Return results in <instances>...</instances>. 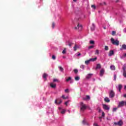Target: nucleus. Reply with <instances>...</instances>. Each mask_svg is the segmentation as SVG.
Masks as SVG:
<instances>
[{"label": "nucleus", "mask_w": 126, "mask_h": 126, "mask_svg": "<svg viewBox=\"0 0 126 126\" xmlns=\"http://www.w3.org/2000/svg\"><path fill=\"white\" fill-rule=\"evenodd\" d=\"M99 68H101V64L98 63L96 64V67L95 69H99Z\"/></svg>", "instance_id": "obj_15"}, {"label": "nucleus", "mask_w": 126, "mask_h": 126, "mask_svg": "<svg viewBox=\"0 0 126 126\" xmlns=\"http://www.w3.org/2000/svg\"><path fill=\"white\" fill-rule=\"evenodd\" d=\"M55 104H58V101H57V100H56L55 101Z\"/></svg>", "instance_id": "obj_52"}, {"label": "nucleus", "mask_w": 126, "mask_h": 126, "mask_svg": "<svg viewBox=\"0 0 126 126\" xmlns=\"http://www.w3.org/2000/svg\"><path fill=\"white\" fill-rule=\"evenodd\" d=\"M50 86L52 88H56V87H57V85L56 84L51 83H50Z\"/></svg>", "instance_id": "obj_11"}, {"label": "nucleus", "mask_w": 126, "mask_h": 126, "mask_svg": "<svg viewBox=\"0 0 126 126\" xmlns=\"http://www.w3.org/2000/svg\"><path fill=\"white\" fill-rule=\"evenodd\" d=\"M126 57V53H125L122 56H121V59H125Z\"/></svg>", "instance_id": "obj_27"}, {"label": "nucleus", "mask_w": 126, "mask_h": 126, "mask_svg": "<svg viewBox=\"0 0 126 126\" xmlns=\"http://www.w3.org/2000/svg\"><path fill=\"white\" fill-rule=\"evenodd\" d=\"M47 76H48V74H47L46 73L43 74V78L46 79V78H47Z\"/></svg>", "instance_id": "obj_25"}, {"label": "nucleus", "mask_w": 126, "mask_h": 126, "mask_svg": "<svg viewBox=\"0 0 126 126\" xmlns=\"http://www.w3.org/2000/svg\"><path fill=\"white\" fill-rule=\"evenodd\" d=\"M123 76L126 78V71H123Z\"/></svg>", "instance_id": "obj_34"}, {"label": "nucleus", "mask_w": 126, "mask_h": 126, "mask_svg": "<svg viewBox=\"0 0 126 126\" xmlns=\"http://www.w3.org/2000/svg\"><path fill=\"white\" fill-rule=\"evenodd\" d=\"M94 48V45H92L89 47V50H90V49H92Z\"/></svg>", "instance_id": "obj_37"}, {"label": "nucleus", "mask_w": 126, "mask_h": 126, "mask_svg": "<svg viewBox=\"0 0 126 126\" xmlns=\"http://www.w3.org/2000/svg\"><path fill=\"white\" fill-rule=\"evenodd\" d=\"M94 126H98V124H97L96 123L94 124Z\"/></svg>", "instance_id": "obj_50"}, {"label": "nucleus", "mask_w": 126, "mask_h": 126, "mask_svg": "<svg viewBox=\"0 0 126 126\" xmlns=\"http://www.w3.org/2000/svg\"><path fill=\"white\" fill-rule=\"evenodd\" d=\"M122 88H123V86L122 85H119L118 89L119 90V92H121V91L122 90Z\"/></svg>", "instance_id": "obj_19"}, {"label": "nucleus", "mask_w": 126, "mask_h": 126, "mask_svg": "<svg viewBox=\"0 0 126 126\" xmlns=\"http://www.w3.org/2000/svg\"><path fill=\"white\" fill-rule=\"evenodd\" d=\"M55 23L53 22V23H52V28H55Z\"/></svg>", "instance_id": "obj_43"}, {"label": "nucleus", "mask_w": 126, "mask_h": 126, "mask_svg": "<svg viewBox=\"0 0 126 126\" xmlns=\"http://www.w3.org/2000/svg\"><path fill=\"white\" fill-rule=\"evenodd\" d=\"M112 36H115V35H116V31H113L112 32Z\"/></svg>", "instance_id": "obj_32"}, {"label": "nucleus", "mask_w": 126, "mask_h": 126, "mask_svg": "<svg viewBox=\"0 0 126 126\" xmlns=\"http://www.w3.org/2000/svg\"><path fill=\"white\" fill-rule=\"evenodd\" d=\"M111 41L113 45H115L116 46H119L120 45V41L118 40H115L113 38H111Z\"/></svg>", "instance_id": "obj_2"}, {"label": "nucleus", "mask_w": 126, "mask_h": 126, "mask_svg": "<svg viewBox=\"0 0 126 126\" xmlns=\"http://www.w3.org/2000/svg\"><path fill=\"white\" fill-rule=\"evenodd\" d=\"M65 93H68V89H66L64 90Z\"/></svg>", "instance_id": "obj_48"}, {"label": "nucleus", "mask_w": 126, "mask_h": 126, "mask_svg": "<svg viewBox=\"0 0 126 126\" xmlns=\"http://www.w3.org/2000/svg\"><path fill=\"white\" fill-rule=\"evenodd\" d=\"M124 124V123L122 120L119 121L118 123L115 122L114 125L115 126H122V125Z\"/></svg>", "instance_id": "obj_6"}, {"label": "nucleus", "mask_w": 126, "mask_h": 126, "mask_svg": "<svg viewBox=\"0 0 126 126\" xmlns=\"http://www.w3.org/2000/svg\"><path fill=\"white\" fill-rule=\"evenodd\" d=\"M104 49H105V51H108L109 50V47H108V46H105L104 47Z\"/></svg>", "instance_id": "obj_33"}, {"label": "nucleus", "mask_w": 126, "mask_h": 126, "mask_svg": "<svg viewBox=\"0 0 126 126\" xmlns=\"http://www.w3.org/2000/svg\"><path fill=\"white\" fill-rule=\"evenodd\" d=\"M80 67H81V68H82L83 69H84L85 66H84V65H81L80 66Z\"/></svg>", "instance_id": "obj_46"}, {"label": "nucleus", "mask_w": 126, "mask_h": 126, "mask_svg": "<svg viewBox=\"0 0 126 126\" xmlns=\"http://www.w3.org/2000/svg\"><path fill=\"white\" fill-rule=\"evenodd\" d=\"M91 30L92 31H94V30H95V25L94 24H92V26L91 27Z\"/></svg>", "instance_id": "obj_13"}, {"label": "nucleus", "mask_w": 126, "mask_h": 126, "mask_svg": "<svg viewBox=\"0 0 126 126\" xmlns=\"http://www.w3.org/2000/svg\"><path fill=\"white\" fill-rule=\"evenodd\" d=\"M71 80V77H69L67 79H66V82H68V81H70Z\"/></svg>", "instance_id": "obj_26"}, {"label": "nucleus", "mask_w": 126, "mask_h": 126, "mask_svg": "<svg viewBox=\"0 0 126 126\" xmlns=\"http://www.w3.org/2000/svg\"><path fill=\"white\" fill-rule=\"evenodd\" d=\"M70 83H73V82L72 81H71L70 82Z\"/></svg>", "instance_id": "obj_54"}, {"label": "nucleus", "mask_w": 126, "mask_h": 126, "mask_svg": "<svg viewBox=\"0 0 126 126\" xmlns=\"http://www.w3.org/2000/svg\"><path fill=\"white\" fill-rule=\"evenodd\" d=\"M107 120H109V118H107Z\"/></svg>", "instance_id": "obj_60"}, {"label": "nucleus", "mask_w": 126, "mask_h": 126, "mask_svg": "<svg viewBox=\"0 0 126 126\" xmlns=\"http://www.w3.org/2000/svg\"><path fill=\"white\" fill-rule=\"evenodd\" d=\"M121 51H123V50H126V45L123 44L122 46V47L120 48Z\"/></svg>", "instance_id": "obj_10"}, {"label": "nucleus", "mask_w": 126, "mask_h": 126, "mask_svg": "<svg viewBox=\"0 0 126 126\" xmlns=\"http://www.w3.org/2000/svg\"><path fill=\"white\" fill-rule=\"evenodd\" d=\"M91 7H92V8H93L94 9H96V6H95V5H92Z\"/></svg>", "instance_id": "obj_31"}, {"label": "nucleus", "mask_w": 126, "mask_h": 126, "mask_svg": "<svg viewBox=\"0 0 126 126\" xmlns=\"http://www.w3.org/2000/svg\"><path fill=\"white\" fill-rule=\"evenodd\" d=\"M77 29H78V30L79 31H81V30H82V26L81 25H79V24H78L77 25V26L75 27L74 28L75 30H77Z\"/></svg>", "instance_id": "obj_4"}, {"label": "nucleus", "mask_w": 126, "mask_h": 126, "mask_svg": "<svg viewBox=\"0 0 126 126\" xmlns=\"http://www.w3.org/2000/svg\"><path fill=\"white\" fill-rule=\"evenodd\" d=\"M97 110H98L99 113H101V112H102V110L100 107H98Z\"/></svg>", "instance_id": "obj_36"}, {"label": "nucleus", "mask_w": 126, "mask_h": 126, "mask_svg": "<svg viewBox=\"0 0 126 126\" xmlns=\"http://www.w3.org/2000/svg\"><path fill=\"white\" fill-rule=\"evenodd\" d=\"M104 72H105V70H104L103 69H102L100 70V76H103V74H104Z\"/></svg>", "instance_id": "obj_14"}, {"label": "nucleus", "mask_w": 126, "mask_h": 126, "mask_svg": "<svg viewBox=\"0 0 126 126\" xmlns=\"http://www.w3.org/2000/svg\"><path fill=\"white\" fill-rule=\"evenodd\" d=\"M115 92L113 90L110 91L109 93V98H114V97H115Z\"/></svg>", "instance_id": "obj_5"}, {"label": "nucleus", "mask_w": 126, "mask_h": 126, "mask_svg": "<svg viewBox=\"0 0 126 126\" xmlns=\"http://www.w3.org/2000/svg\"><path fill=\"white\" fill-rule=\"evenodd\" d=\"M68 45L69 47H71V46H72V43L68 42Z\"/></svg>", "instance_id": "obj_35"}, {"label": "nucleus", "mask_w": 126, "mask_h": 126, "mask_svg": "<svg viewBox=\"0 0 126 126\" xmlns=\"http://www.w3.org/2000/svg\"><path fill=\"white\" fill-rule=\"evenodd\" d=\"M90 44H91V45H94V44H95V41H94V40H90Z\"/></svg>", "instance_id": "obj_22"}, {"label": "nucleus", "mask_w": 126, "mask_h": 126, "mask_svg": "<svg viewBox=\"0 0 126 126\" xmlns=\"http://www.w3.org/2000/svg\"><path fill=\"white\" fill-rule=\"evenodd\" d=\"M77 57H79V56H81V54L79 53V54H77Z\"/></svg>", "instance_id": "obj_51"}, {"label": "nucleus", "mask_w": 126, "mask_h": 126, "mask_svg": "<svg viewBox=\"0 0 126 126\" xmlns=\"http://www.w3.org/2000/svg\"><path fill=\"white\" fill-rule=\"evenodd\" d=\"M62 98H63V99L64 100H65V99H68V96L65 97V96H64V95H63L62 96Z\"/></svg>", "instance_id": "obj_20"}, {"label": "nucleus", "mask_w": 126, "mask_h": 126, "mask_svg": "<svg viewBox=\"0 0 126 126\" xmlns=\"http://www.w3.org/2000/svg\"><path fill=\"white\" fill-rule=\"evenodd\" d=\"M59 109H61V108H59Z\"/></svg>", "instance_id": "obj_62"}, {"label": "nucleus", "mask_w": 126, "mask_h": 126, "mask_svg": "<svg viewBox=\"0 0 126 126\" xmlns=\"http://www.w3.org/2000/svg\"><path fill=\"white\" fill-rule=\"evenodd\" d=\"M62 102H63V100H60V101L58 102L57 105H60V104H61Z\"/></svg>", "instance_id": "obj_38"}, {"label": "nucleus", "mask_w": 126, "mask_h": 126, "mask_svg": "<svg viewBox=\"0 0 126 126\" xmlns=\"http://www.w3.org/2000/svg\"><path fill=\"white\" fill-rule=\"evenodd\" d=\"M118 110V108H113V112H116Z\"/></svg>", "instance_id": "obj_42"}, {"label": "nucleus", "mask_w": 126, "mask_h": 126, "mask_svg": "<svg viewBox=\"0 0 126 126\" xmlns=\"http://www.w3.org/2000/svg\"><path fill=\"white\" fill-rule=\"evenodd\" d=\"M99 54H100V52L99 51V50L96 49L95 50V55H99Z\"/></svg>", "instance_id": "obj_23"}, {"label": "nucleus", "mask_w": 126, "mask_h": 126, "mask_svg": "<svg viewBox=\"0 0 126 126\" xmlns=\"http://www.w3.org/2000/svg\"><path fill=\"white\" fill-rule=\"evenodd\" d=\"M90 96H89V95H87L86 96V97H84L83 98V100H90Z\"/></svg>", "instance_id": "obj_12"}, {"label": "nucleus", "mask_w": 126, "mask_h": 126, "mask_svg": "<svg viewBox=\"0 0 126 126\" xmlns=\"http://www.w3.org/2000/svg\"><path fill=\"white\" fill-rule=\"evenodd\" d=\"M118 1H117L116 2H118Z\"/></svg>", "instance_id": "obj_61"}, {"label": "nucleus", "mask_w": 126, "mask_h": 126, "mask_svg": "<svg viewBox=\"0 0 126 126\" xmlns=\"http://www.w3.org/2000/svg\"><path fill=\"white\" fill-rule=\"evenodd\" d=\"M104 101L105 102H106V103H109L110 99L108 97H105Z\"/></svg>", "instance_id": "obj_17"}, {"label": "nucleus", "mask_w": 126, "mask_h": 126, "mask_svg": "<svg viewBox=\"0 0 126 126\" xmlns=\"http://www.w3.org/2000/svg\"><path fill=\"white\" fill-rule=\"evenodd\" d=\"M69 102V100H68V101H66L65 102V105H66V106H67V104H68Z\"/></svg>", "instance_id": "obj_44"}, {"label": "nucleus", "mask_w": 126, "mask_h": 126, "mask_svg": "<svg viewBox=\"0 0 126 126\" xmlns=\"http://www.w3.org/2000/svg\"><path fill=\"white\" fill-rule=\"evenodd\" d=\"M102 117H105V113L104 112H102Z\"/></svg>", "instance_id": "obj_49"}, {"label": "nucleus", "mask_w": 126, "mask_h": 126, "mask_svg": "<svg viewBox=\"0 0 126 126\" xmlns=\"http://www.w3.org/2000/svg\"><path fill=\"white\" fill-rule=\"evenodd\" d=\"M74 52H76L77 49H79V45H77V44H75L74 46L73 47Z\"/></svg>", "instance_id": "obj_8"}, {"label": "nucleus", "mask_w": 126, "mask_h": 126, "mask_svg": "<svg viewBox=\"0 0 126 126\" xmlns=\"http://www.w3.org/2000/svg\"><path fill=\"white\" fill-rule=\"evenodd\" d=\"M80 108L81 112H84V111L87 108V106H86V104L83 103V102H81L80 103Z\"/></svg>", "instance_id": "obj_1"}, {"label": "nucleus", "mask_w": 126, "mask_h": 126, "mask_svg": "<svg viewBox=\"0 0 126 126\" xmlns=\"http://www.w3.org/2000/svg\"><path fill=\"white\" fill-rule=\"evenodd\" d=\"M52 59H53V60H56V56L53 55L52 56Z\"/></svg>", "instance_id": "obj_45"}, {"label": "nucleus", "mask_w": 126, "mask_h": 126, "mask_svg": "<svg viewBox=\"0 0 126 126\" xmlns=\"http://www.w3.org/2000/svg\"><path fill=\"white\" fill-rule=\"evenodd\" d=\"M97 60V57H95L94 58H91L89 60L86 61L85 62V63H86V64H89V63H90V62H95V61H96Z\"/></svg>", "instance_id": "obj_3"}, {"label": "nucleus", "mask_w": 126, "mask_h": 126, "mask_svg": "<svg viewBox=\"0 0 126 126\" xmlns=\"http://www.w3.org/2000/svg\"><path fill=\"white\" fill-rule=\"evenodd\" d=\"M76 0H73V1H74V2H76Z\"/></svg>", "instance_id": "obj_56"}, {"label": "nucleus", "mask_w": 126, "mask_h": 126, "mask_svg": "<svg viewBox=\"0 0 126 126\" xmlns=\"http://www.w3.org/2000/svg\"><path fill=\"white\" fill-rule=\"evenodd\" d=\"M65 113V110L63 109V111H61V114H64Z\"/></svg>", "instance_id": "obj_40"}, {"label": "nucleus", "mask_w": 126, "mask_h": 126, "mask_svg": "<svg viewBox=\"0 0 126 126\" xmlns=\"http://www.w3.org/2000/svg\"><path fill=\"white\" fill-rule=\"evenodd\" d=\"M74 72L75 73H77L78 72V70L76 69H74Z\"/></svg>", "instance_id": "obj_39"}, {"label": "nucleus", "mask_w": 126, "mask_h": 126, "mask_svg": "<svg viewBox=\"0 0 126 126\" xmlns=\"http://www.w3.org/2000/svg\"><path fill=\"white\" fill-rule=\"evenodd\" d=\"M83 124H84V121H83Z\"/></svg>", "instance_id": "obj_59"}, {"label": "nucleus", "mask_w": 126, "mask_h": 126, "mask_svg": "<svg viewBox=\"0 0 126 126\" xmlns=\"http://www.w3.org/2000/svg\"><path fill=\"white\" fill-rule=\"evenodd\" d=\"M58 67H59L60 71H63V67L59 66Z\"/></svg>", "instance_id": "obj_24"}, {"label": "nucleus", "mask_w": 126, "mask_h": 126, "mask_svg": "<svg viewBox=\"0 0 126 126\" xmlns=\"http://www.w3.org/2000/svg\"><path fill=\"white\" fill-rule=\"evenodd\" d=\"M110 68L112 70H115L116 66H115V65H112L110 66Z\"/></svg>", "instance_id": "obj_16"}, {"label": "nucleus", "mask_w": 126, "mask_h": 126, "mask_svg": "<svg viewBox=\"0 0 126 126\" xmlns=\"http://www.w3.org/2000/svg\"><path fill=\"white\" fill-rule=\"evenodd\" d=\"M102 107H103L104 110H106L107 111H109V110H110V107H109V106L107 105V104H103Z\"/></svg>", "instance_id": "obj_7"}, {"label": "nucleus", "mask_w": 126, "mask_h": 126, "mask_svg": "<svg viewBox=\"0 0 126 126\" xmlns=\"http://www.w3.org/2000/svg\"><path fill=\"white\" fill-rule=\"evenodd\" d=\"M53 81H54V82H57L59 81V80L57 79H54L53 80Z\"/></svg>", "instance_id": "obj_41"}, {"label": "nucleus", "mask_w": 126, "mask_h": 126, "mask_svg": "<svg viewBox=\"0 0 126 126\" xmlns=\"http://www.w3.org/2000/svg\"><path fill=\"white\" fill-rule=\"evenodd\" d=\"M124 96L126 98V94H124Z\"/></svg>", "instance_id": "obj_55"}, {"label": "nucleus", "mask_w": 126, "mask_h": 126, "mask_svg": "<svg viewBox=\"0 0 126 126\" xmlns=\"http://www.w3.org/2000/svg\"><path fill=\"white\" fill-rule=\"evenodd\" d=\"M115 54V52H114V50H110L109 51L108 56L109 57H112V56L114 55Z\"/></svg>", "instance_id": "obj_9"}, {"label": "nucleus", "mask_w": 126, "mask_h": 126, "mask_svg": "<svg viewBox=\"0 0 126 126\" xmlns=\"http://www.w3.org/2000/svg\"><path fill=\"white\" fill-rule=\"evenodd\" d=\"M122 69L123 70V71H126V65L125 64L123 65Z\"/></svg>", "instance_id": "obj_21"}, {"label": "nucleus", "mask_w": 126, "mask_h": 126, "mask_svg": "<svg viewBox=\"0 0 126 126\" xmlns=\"http://www.w3.org/2000/svg\"><path fill=\"white\" fill-rule=\"evenodd\" d=\"M91 76H92V74H89L86 76V79H89V78H91Z\"/></svg>", "instance_id": "obj_18"}, {"label": "nucleus", "mask_w": 126, "mask_h": 126, "mask_svg": "<svg viewBox=\"0 0 126 126\" xmlns=\"http://www.w3.org/2000/svg\"><path fill=\"white\" fill-rule=\"evenodd\" d=\"M104 29H107V28L104 27Z\"/></svg>", "instance_id": "obj_58"}, {"label": "nucleus", "mask_w": 126, "mask_h": 126, "mask_svg": "<svg viewBox=\"0 0 126 126\" xmlns=\"http://www.w3.org/2000/svg\"><path fill=\"white\" fill-rule=\"evenodd\" d=\"M66 53V49L65 48H64V49H63V52H62V54H65Z\"/></svg>", "instance_id": "obj_30"}, {"label": "nucleus", "mask_w": 126, "mask_h": 126, "mask_svg": "<svg viewBox=\"0 0 126 126\" xmlns=\"http://www.w3.org/2000/svg\"><path fill=\"white\" fill-rule=\"evenodd\" d=\"M114 80H116V79H117V75L116 74H115L114 75Z\"/></svg>", "instance_id": "obj_47"}, {"label": "nucleus", "mask_w": 126, "mask_h": 126, "mask_svg": "<svg viewBox=\"0 0 126 126\" xmlns=\"http://www.w3.org/2000/svg\"><path fill=\"white\" fill-rule=\"evenodd\" d=\"M99 119H100V122H102V117H99Z\"/></svg>", "instance_id": "obj_53"}, {"label": "nucleus", "mask_w": 126, "mask_h": 126, "mask_svg": "<svg viewBox=\"0 0 126 126\" xmlns=\"http://www.w3.org/2000/svg\"><path fill=\"white\" fill-rule=\"evenodd\" d=\"M107 3L106 2H103L102 3H100V5H106Z\"/></svg>", "instance_id": "obj_29"}, {"label": "nucleus", "mask_w": 126, "mask_h": 126, "mask_svg": "<svg viewBox=\"0 0 126 126\" xmlns=\"http://www.w3.org/2000/svg\"><path fill=\"white\" fill-rule=\"evenodd\" d=\"M125 32H126V29H124Z\"/></svg>", "instance_id": "obj_57"}, {"label": "nucleus", "mask_w": 126, "mask_h": 126, "mask_svg": "<svg viewBox=\"0 0 126 126\" xmlns=\"http://www.w3.org/2000/svg\"><path fill=\"white\" fill-rule=\"evenodd\" d=\"M79 79H80V78H79V77L78 76H76L75 77V80H76V81H78Z\"/></svg>", "instance_id": "obj_28"}]
</instances>
